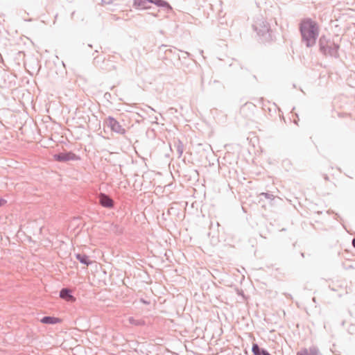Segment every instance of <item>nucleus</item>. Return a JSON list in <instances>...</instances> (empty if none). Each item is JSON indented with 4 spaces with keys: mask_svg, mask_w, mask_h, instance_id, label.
Instances as JSON below:
<instances>
[{
    "mask_svg": "<svg viewBox=\"0 0 355 355\" xmlns=\"http://www.w3.org/2000/svg\"><path fill=\"white\" fill-rule=\"evenodd\" d=\"M301 42L306 47L311 48L316 44L320 35V26L318 22L311 17L302 18L299 23Z\"/></svg>",
    "mask_w": 355,
    "mask_h": 355,
    "instance_id": "f257e3e1",
    "label": "nucleus"
},
{
    "mask_svg": "<svg viewBox=\"0 0 355 355\" xmlns=\"http://www.w3.org/2000/svg\"><path fill=\"white\" fill-rule=\"evenodd\" d=\"M319 51L324 56L338 58L339 57V44L328 39L324 35L319 38Z\"/></svg>",
    "mask_w": 355,
    "mask_h": 355,
    "instance_id": "f03ea898",
    "label": "nucleus"
},
{
    "mask_svg": "<svg viewBox=\"0 0 355 355\" xmlns=\"http://www.w3.org/2000/svg\"><path fill=\"white\" fill-rule=\"evenodd\" d=\"M252 28L262 40L263 42H268L270 40V26L263 17L257 18L252 25Z\"/></svg>",
    "mask_w": 355,
    "mask_h": 355,
    "instance_id": "7ed1b4c3",
    "label": "nucleus"
},
{
    "mask_svg": "<svg viewBox=\"0 0 355 355\" xmlns=\"http://www.w3.org/2000/svg\"><path fill=\"white\" fill-rule=\"evenodd\" d=\"M103 124L116 134L123 135L126 132L125 128L113 116H109L105 118Z\"/></svg>",
    "mask_w": 355,
    "mask_h": 355,
    "instance_id": "20e7f679",
    "label": "nucleus"
},
{
    "mask_svg": "<svg viewBox=\"0 0 355 355\" xmlns=\"http://www.w3.org/2000/svg\"><path fill=\"white\" fill-rule=\"evenodd\" d=\"M54 159L59 162H66L68 161H76L80 159V157L71 151H65L55 154Z\"/></svg>",
    "mask_w": 355,
    "mask_h": 355,
    "instance_id": "39448f33",
    "label": "nucleus"
},
{
    "mask_svg": "<svg viewBox=\"0 0 355 355\" xmlns=\"http://www.w3.org/2000/svg\"><path fill=\"white\" fill-rule=\"evenodd\" d=\"M98 201L99 204L103 207L109 209L114 207V200H112V198H110L108 195L105 193H101L98 195Z\"/></svg>",
    "mask_w": 355,
    "mask_h": 355,
    "instance_id": "423d86ee",
    "label": "nucleus"
},
{
    "mask_svg": "<svg viewBox=\"0 0 355 355\" xmlns=\"http://www.w3.org/2000/svg\"><path fill=\"white\" fill-rule=\"evenodd\" d=\"M296 355H322V354L316 346L313 345L309 348H302Z\"/></svg>",
    "mask_w": 355,
    "mask_h": 355,
    "instance_id": "0eeeda50",
    "label": "nucleus"
},
{
    "mask_svg": "<svg viewBox=\"0 0 355 355\" xmlns=\"http://www.w3.org/2000/svg\"><path fill=\"white\" fill-rule=\"evenodd\" d=\"M60 297L70 302L76 301V297L72 295L71 290L69 288H63L60 291Z\"/></svg>",
    "mask_w": 355,
    "mask_h": 355,
    "instance_id": "6e6552de",
    "label": "nucleus"
},
{
    "mask_svg": "<svg viewBox=\"0 0 355 355\" xmlns=\"http://www.w3.org/2000/svg\"><path fill=\"white\" fill-rule=\"evenodd\" d=\"M173 146L176 150L178 157L180 158L184 150V146L179 139H173Z\"/></svg>",
    "mask_w": 355,
    "mask_h": 355,
    "instance_id": "1a4fd4ad",
    "label": "nucleus"
},
{
    "mask_svg": "<svg viewBox=\"0 0 355 355\" xmlns=\"http://www.w3.org/2000/svg\"><path fill=\"white\" fill-rule=\"evenodd\" d=\"M61 321L60 318L53 316H44L40 320L42 323L47 324H55L61 322Z\"/></svg>",
    "mask_w": 355,
    "mask_h": 355,
    "instance_id": "9d476101",
    "label": "nucleus"
},
{
    "mask_svg": "<svg viewBox=\"0 0 355 355\" xmlns=\"http://www.w3.org/2000/svg\"><path fill=\"white\" fill-rule=\"evenodd\" d=\"M252 352L254 355H266L268 353L266 349L261 348L257 343L252 344Z\"/></svg>",
    "mask_w": 355,
    "mask_h": 355,
    "instance_id": "9b49d317",
    "label": "nucleus"
},
{
    "mask_svg": "<svg viewBox=\"0 0 355 355\" xmlns=\"http://www.w3.org/2000/svg\"><path fill=\"white\" fill-rule=\"evenodd\" d=\"M76 258L81 263L85 264L86 266H89L92 264V261L89 259V257L85 254H76Z\"/></svg>",
    "mask_w": 355,
    "mask_h": 355,
    "instance_id": "f8f14e48",
    "label": "nucleus"
},
{
    "mask_svg": "<svg viewBox=\"0 0 355 355\" xmlns=\"http://www.w3.org/2000/svg\"><path fill=\"white\" fill-rule=\"evenodd\" d=\"M259 197V202L262 201L263 200V198H264L265 199L268 200L271 205H273L272 201L275 200V199L276 198V197L273 194L267 192L261 193Z\"/></svg>",
    "mask_w": 355,
    "mask_h": 355,
    "instance_id": "ddd939ff",
    "label": "nucleus"
},
{
    "mask_svg": "<svg viewBox=\"0 0 355 355\" xmlns=\"http://www.w3.org/2000/svg\"><path fill=\"white\" fill-rule=\"evenodd\" d=\"M150 1L151 0H133V5L135 7L145 9L148 8L147 4L149 3Z\"/></svg>",
    "mask_w": 355,
    "mask_h": 355,
    "instance_id": "4468645a",
    "label": "nucleus"
},
{
    "mask_svg": "<svg viewBox=\"0 0 355 355\" xmlns=\"http://www.w3.org/2000/svg\"><path fill=\"white\" fill-rule=\"evenodd\" d=\"M129 322L131 324L135 326H144L145 325V321L141 319H135L133 317L129 318Z\"/></svg>",
    "mask_w": 355,
    "mask_h": 355,
    "instance_id": "2eb2a0df",
    "label": "nucleus"
},
{
    "mask_svg": "<svg viewBox=\"0 0 355 355\" xmlns=\"http://www.w3.org/2000/svg\"><path fill=\"white\" fill-rule=\"evenodd\" d=\"M157 6L162 7V8H165L168 10H172V7L170 6V4L167 1H164V0H161L160 3L158 4Z\"/></svg>",
    "mask_w": 355,
    "mask_h": 355,
    "instance_id": "dca6fc26",
    "label": "nucleus"
},
{
    "mask_svg": "<svg viewBox=\"0 0 355 355\" xmlns=\"http://www.w3.org/2000/svg\"><path fill=\"white\" fill-rule=\"evenodd\" d=\"M114 0H101L103 4H110Z\"/></svg>",
    "mask_w": 355,
    "mask_h": 355,
    "instance_id": "f3484780",
    "label": "nucleus"
},
{
    "mask_svg": "<svg viewBox=\"0 0 355 355\" xmlns=\"http://www.w3.org/2000/svg\"><path fill=\"white\" fill-rule=\"evenodd\" d=\"M338 116L339 117H345V116H350V114H347V113H338Z\"/></svg>",
    "mask_w": 355,
    "mask_h": 355,
    "instance_id": "a211bd4d",
    "label": "nucleus"
},
{
    "mask_svg": "<svg viewBox=\"0 0 355 355\" xmlns=\"http://www.w3.org/2000/svg\"><path fill=\"white\" fill-rule=\"evenodd\" d=\"M248 108V105H245L243 107H241V113L242 114H245V110Z\"/></svg>",
    "mask_w": 355,
    "mask_h": 355,
    "instance_id": "6ab92c4d",
    "label": "nucleus"
},
{
    "mask_svg": "<svg viewBox=\"0 0 355 355\" xmlns=\"http://www.w3.org/2000/svg\"><path fill=\"white\" fill-rule=\"evenodd\" d=\"M160 1L161 0H151L150 1V3H154L155 4L156 6H158V4L160 3Z\"/></svg>",
    "mask_w": 355,
    "mask_h": 355,
    "instance_id": "aec40b11",
    "label": "nucleus"
},
{
    "mask_svg": "<svg viewBox=\"0 0 355 355\" xmlns=\"http://www.w3.org/2000/svg\"><path fill=\"white\" fill-rule=\"evenodd\" d=\"M5 203H6V200L3 198H0V207L3 206Z\"/></svg>",
    "mask_w": 355,
    "mask_h": 355,
    "instance_id": "412c9836",
    "label": "nucleus"
},
{
    "mask_svg": "<svg viewBox=\"0 0 355 355\" xmlns=\"http://www.w3.org/2000/svg\"><path fill=\"white\" fill-rule=\"evenodd\" d=\"M173 53V50L171 49H168L165 50V53L166 55H168L169 53Z\"/></svg>",
    "mask_w": 355,
    "mask_h": 355,
    "instance_id": "4be33fe9",
    "label": "nucleus"
},
{
    "mask_svg": "<svg viewBox=\"0 0 355 355\" xmlns=\"http://www.w3.org/2000/svg\"><path fill=\"white\" fill-rule=\"evenodd\" d=\"M352 246L355 248V237L352 239Z\"/></svg>",
    "mask_w": 355,
    "mask_h": 355,
    "instance_id": "5701e85b",
    "label": "nucleus"
},
{
    "mask_svg": "<svg viewBox=\"0 0 355 355\" xmlns=\"http://www.w3.org/2000/svg\"><path fill=\"white\" fill-rule=\"evenodd\" d=\"M141 301H142V302H143V303H144V304H148V302H146V300H142Z\"/></svg>",
    "mask_w": 355,
    "mask_h": 355,
    "instance_id": "b1692460",
    "label": "nucleus"
},
{
    "mask_svg": "<svg viewBox=\"0 0 355 355\" xmlns=\"http://www.w3.org/2000/svg\"><path fill=\"white\" fill-rule=\"evenodd\" d=\"M170 110H174L175 112L177 111V110H176V109H175V108H173V107H171V108H170Z\"/></svg>",
    "mask_w": 355,
    "mask_h": 355,
    "instance_id": "393cba45",
    "label": "nucleus"
},
{
    "mask_svg": "<svg viewBox=\"0 0 355 355\" xmlns=\"http://www.w3.org/2000/svg\"><path fill=\"white\" fill-rule=\"evenodd\" d=\"M325 180H329V178H328V176H327V175H326V177H325Z\"/></svg>",
    "mask_w": 355,
    "mask_h": 355,
    "instance_id": "a878e982",
    "label": "nucleus"
},
{
    "mask_svg": "<svg viewBox=\"0 0 355 355\" xmlns=\"http://www.w3.org/2000/svg\"><path fill=\"white\" fill-rule=\"evenodd\" d=\"M149 108H150V109H151V110H153V111H154V112H155V110H154L153 108H152V107H149Z\"/></svg>",
    "mask_w": 355,
    "mask_h": 355,
    "instance_id": "bb28decb",
    "label": "nucleus"
},
{
    "mask_svg": "<svg viewBox=\"0 0 355 355\" xmlns=\"http://www.w3.org/2000/svg\"><path fill=\"white\" fill-rule=\"evenodd\" d=\"M170 210H171V209H169L168 210V214H170V213H171V211H170Z\"/></svg>",
    "mask_w": 355,
    "mask_h": 355,
    "instance_id": "cd10ccee",
    "label": "nucleus"
},
{
    "mask_svg": "<svg viewBox=\"0 0 355 355\" xmlns=\"http://www.w3.org/2000/svg\"><path fill=\"white\" fill-rule=\"evenodd\" d=\"M107 93L105 94V96H107ZM109 96H110V94H108Z\"/></svg>",
    "mask_w": 355,
    "mask_h": 355,
    "instance_id": "c85d7f7f",
    "label": "nucleus"
},
{
    "mask_svg": "<svg viewBox=\"0 0 355 355\" xmlns=\"http://www.w3.org/2000/svg\"><path fill=\"white\" fill-rule=\"evenodd\" d=\"M266 355H271L269 352Z\"/></svg>",
    "mask_w": 355,
    "mask_h": 355,
    "instance_id": "c756f323",
    "label": "nucleus"
}]
</instances>
